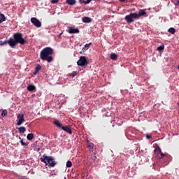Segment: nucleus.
<instances>
[{
  "label": "nucleus",
  "mask_w": 179,
  "mask_h": 179,
  "mask_svg": "<svg viewBox=\"0 0 179 179\" xmlns=\"http://www.w3.org/2000/svg\"><path fill=\"white\" fill-rule=\"evenodd\" d=\"M18 122H17V126H21L22 124L24 122V115L23 114H17V117Z\"/></svg>",
  "instance_id": "9"
},
{
  "label": "nucleus",
  "mask_w": 179,
  "mask_h": 179,
  "mask_svg": "<svg viewBox=\"0 0 179 179\" xmlns=\"http://www.w3.org/2000/svg\"><path fill=\"white\" fill-rule=\"evenodd\" d=\"M157 50L158 51H163L164 50V45H161L158 48H157Z\"/></svg>",
  "instance_id": "27"
},
{
  "label": "nucleus",
  "mask_w": 179,
  "mask_h": 179,
  "mask_svg": "<svg viewBox=\"0 0 179 179\" xmlns=\"http://www.w3.org/2000/svg\"><path fill=\"white\" fill-rule=\"evenodd\" d=\"M146 138H147V139L150 140V139L152 138V136H150V135H147V136H146Z\"/></svg>",
  "instance_id": "32"
},
{
  "label": "nucleus",
  "mask_w": 179,
  "mask_h": 179,
  "mask_svg": "<svg viewBox=\"0 0 179 179\" xmlns=\"http://www.w3.org/2000/svg\"><path fill=\"white\" fill-rule=\"evenodd\" d=\"M59 2V0H51L52 3H57Z\"/></svg>",
  "instance_id": "31"
},
{
  "label": "nucleus",
  "mask_w": 179,
  "mask_h": 179,
  "mask_svg": "<svg viewBox=\"0 0 179 179\" xmlns=\"http://www.w3.org/2000/svg\"><path fill=\"white\" fill-rule=\"evenodd\" d=\"M76 76H77V72L76 71H73V73L69 74V76L72 77V78H74Z\"/></svg>",
  "instance_id": "28"
},
{
  "label": "nucleus",
  "mask_w": 179,
  "mask_h": 179,
  "mask_svg": "<svg viewBox=\"0 0 179 179\" xmlns=\"http://www.w3.org/2000/svg\"><path fill=\"white\" fill-rule=\"evenodd\" d=\"M87 179H89V178H87Z\"/></svg>",
  "instance_id": "38"
},
{
  "label": "nucleus",
  "mask_w": 179,
  "mask_h": 179,
  "mask_svg": "<svg viewBox=\"0 0 179 179\" xmlns=\"http://www.w3.org/2000/svg\"><path fill=\"white\" fill-rule=\"evenodd\" d=\"M99 162V159H97L96 156L95 155H92L91 156V163L92 164L93 162L94 164H97Z\"/></svg>",
  "instance_id": "12"
},
{
  "label": "nucleus",
  "mask_w": 179,
  "mask_h": 179,
  "mask_svg": "<svg viewBox=\"0 0 179 179\" xmlns=\"http://www.w3.org/2000/svg\"><path fill=\"white\" fill-rule=\"evenodd\" d=\"M54 124H55L56 127H57L58 128H59V129H62V127H64V126L62 125V124L61 122H59V120H55V121H54Z\"/></svg>",
  "instance_id": "13"
},
{
  "label": "nucleus",
  "mask_w": 179,
  "mask_h": 179,
  "mask_svg": "<svg viewBox=\"0 0 179 179\" xmlns=\"http://www.w3.org/2000/svg\"><path fill=\"white\" fill-rule=\"evenodd\" d=\"M36 90V87L34 85H29L28 87H27V90L29 92H33Z\"/></svg>",
  "instance_id": "16"
},
{
  "label": "nucleus",
  "mask_w": 179,
  "mask_h": 179,
  "mask_svg": "<svg viewBox=\"0 0 179 179\" xmlns=\"http://www.w3.org/2000/svg\"><path fill=\"white\" fill-rule=\"evenodd\" d=\"M34 138V134L32 133L28 134L27 137V139L28 141H31Z\"/></svg>",
  "instance_id": "20"
},
{
  "label": "nucleus",
  "mask_w": 179,
  "mask_h": 179,
  "mask_svg": "<svg viewBox=\"0 0 179 179\" xmlns=\"http://www.w3.org/2000/svg\"><path fill=\"white\" fill-rule=\"evenodd\" d=\"M62 129L66 132H67L68 134H69L70 135L72 134V130L70 127V126H63V127L62 128Z\"/></svg>",
  "instance_id": "10"
},
{
  "label": "nucleus",
  "mask_w": 179,
  "mask_h": 179,
  "mask_svg": "<svg viewBox=\"0 0 179 179\" xmlns=\"http://www.w3.org/2000/svg\"><path fill=\"white\" fill-rule=\"evenodd\" d=\"M41 66H40V64H37L36 68H35V72H34V75L36 76V74L41 71Z\"/></svg>",
  "instance_id": "14"
},
{
  "label": "nucleus",
  "mask_w": 179,
  "mask_h": 179,
  "mask_svg": "<svg viewBox=\"0 0 179 179\" xmlns=\"http://www.w3.org/2000/svg\"><path fill=\"white\" fill-rule=\"evenodd\" d=\"M88 143V148L90 150H93L94 149V143H90L89 141H87Z\"/></svg>",
  "instance_id": "25"
},
{
  "label": "nucleus",
  "mask_w": 179,
  "mask_h": 179,
  "mask_svg": "<svg viewBox=\"0 0 179 179\" xmlns=\"http://www.w3.org/2000/svg\"><path fill=\"white\" fill-rule=\"evenodd\" d=\"M110 58H111L113 61H116L117 59V55L115 53H111Z\"/></svg>",
  "instance_id": "18"
},
{
  "label": "nucleus",
  "mask_w": 179,
  "mask_h": 179,
  "mask_svg": "<svg viewBox=\"0 0 179 179\" xmlns=\"http://www.w3.org/2000/svg\"><path fill=\"white\" fill-rule=\"evenodd\" d=\"M31 22L36 27H41V22L36 17H31Z\"/></svg>",
  "instance_id": "7"
},
{
  "label": "nucleus",
  "mask_w": 179,
  "mask_h": 179,
  "mask_svg": "<svg viewBox=\"0 0 179 179\" xmlns=\"http://www.w3.org/2000/svg\"><path fill=\"white\" fill-rule=\"evenodd\" d=\"M68 33L69 34H78V33H80V30L78 28H75V27H69V30H68Z\"/></svg>",
  "instance_id": "8"
},
{
  "label": "nucleus",
  "mask_w": 179,
  "mask_h": 179,
  "mask_svg": "<svg viewBox=\"0 0 179 179\" xmlns=\"http://www.w3.org/2000/svg\"><path fill=\"white\" fill-rule=\"evenodd\" d=\"M136 15H137V19H138L140 17L146 15V11L144 9H140L138 13H136Z\"/></svg>",
  "instance_id": "11"
},
{
  "label": "nucleus",
  "mask_w": 179,
  "mask_h": 179,
  "mask_svg": "<svg viewBox=\"0 0 179 179\" xmlns=\"http://www.w3.org/2000/svg\"><path fill=\"white\" fill-rule=\"evenodd\" d=\"M134 0H129V1H130V2H132V1H134Z\"/></svg>",
  "instance_id": "36"
},
{
  "label": "nucleus",
  "mask_w": 179,
  "mask_h": 179,
  "mask_svg": "<svg viewBox=\"0 0 179 179\" xmlns=\"http://www.w3.org/2000/svg\"><path fill=\"white\" fill-rule=\"evenodd\" d=\"M176 5H179V0H178V1H177V2H176Z\"/></svg>",
  "instance_id": "33"
},
{
  "label": "nucleus",
  "mask_w": 179,
  "mask_h": 179,
  "mask_svg": "<svg viewBox=\"0 0 179 179\" xmlns=\"http://www.w3.org/2000/svg\"><path fill=\"white\" fill-rule=\"evenodd\" d=\"M54 50L50 47L43 48L40 53V58L42 61H47V62H52L54 58L52 57Z\"/></svg>",
  "instance_id": "2"
},
{
  "label": "nucleus",
  "mask_w": 179,
  "mask_h": 179,
  "mask_svg": "<svg viewBox=\"0 0 179 179\" xmlns=\"http://www.w3.org/2000/svg\"><path fill=\"white\" fill-rule=\"evenodd\" d=\"M78 66L85 67L88 65V62L85 56L80 57V59L77 62Z\"/></svg>",
  "instance_id": "5"
},
{
  "label": "nucleus",
  "mask_w": 179,
  "mask_h": 179,
  "mask_svg": "<svg viewBox=\"0 0 179 179\" xmlns=\"http://www.w3.org/2000/svg\"><path fill=\"white\" fill-rule=\"evenodd\" d=\"M20 134H24L26 131V128L24 127H20L18 128Z\"/></svg>",
  "instance_id": "19"
},
{
  "label": "nucleus",
  "mask_w": 179,
  "mask_h": 179,
  "mask_svg": "<svg viewBox=\"0 0 179 179\" xmlns=\"http://www.w3.org/2000/svg\"><path fill=\"white\" fill-rule=\"evenodd\" d=\"M134 19H138L136 13H131L124 17V20H126L127 23H133V22H134Z\"/></svg>",
  "instance_id": "4"
},
{
  "label": "nucleus",
  "mask_w": 179,
  "mask_h": 179,
  "mask_svg": "<svg viewBox=\"0 0 179 179\" xmlns=\"http://www.w3.org/2000/svg\"><path fill=\"white\" fill-rule=\"evenodd\" d=\"M119 1H120V2H124L125 1V0H119Z\"/></svg>",
  "instance_id": "34"
},
{
  "label": "nucleus",
  "mask_w": 179,
  "mask_h": 179,
  "mask_svg": "<svg viewBox=\"0 0 179 179\" xmlns=\"http://www.w3.org/2000/svg\"><path fill=\"white\" fill-rule=\"evenodd\" d=\"M41 161L42 163L48 165L50 167H55L56 165L55 159L51 156H47L45 154L43 155V157H41Z\"/></svg>",
  "instance_id": "3"
},
{
  "label": "nucleus",
  "mask_w": 179,
  "mask_h": 179,
  "mask_svg": "<svg viewBox=\"0 0 179 179\" xmlns=\"http://www.w3.org/2000/svg\"><path fill=\"white\" fill-rule=\"evenodd\" d=\"M72 166V162H71V161H68L67 162H66V167L67 168H71Z\"/></svg>",
  "instance_id": "29"
},
{
  "label": "nucleus",
  "mask_w": 179,
  "mask_h": 179,
  "mask_svg": "<svg viewBox=\"0 0 179 179\" xmlns=\"http://www.w3.org/2000/svg\"><path fill=\"white\" fill-rule=\"evenodd\" d=\"M6 18L3 14H0V23H3V22H6Z\"/></svg>",
  "instance_id": "22"
},
{
  "label": "nucleus",
  "mask_w": 179,
  "mask_h": 179,
  "mask_svg": "<svg viewBox=\"0 0 179 179\" xmlns=\"http://www.w3.org/2000/svg\"><path fill=\"white\" fill-rule=\"evenodd\" d=\"M27 41L24 40L22 38V34L17 32L13 34V38H10L8 41H0V45H6V44H9L10 47L11 48H15V45H17L18 43L21 45H23V44H26Z\"/></svg>",
  "instance_id": "1"
},
{
  "label": "nucleus",
  "mask_w": 179,
  "mask_h": 179,
  "mask_svg": "<svg viewBox=\"0 0 179 179\" xmlns=\"http://www.w3.org/2000/svg\"><path fill=\"white\" fill-rule=\"evenodd\" d=\"M90 45H92V43H87V44L85 45V47L83 48V52H85V51H87V50H89Z\"/></svg>",
  "instance_id": "17"
},
{
  "label": "nucleus",
  "mask_w": 179,
  "mask_h": 179,
  "mask_svg": "<svg viewBox=\"0 0 179 179\" xmlns=\"http://www.w3.org/2000/svg\"><path fill=\"white\" fill-rule=\"evenodd\" d=\"M154 154L155 155H157L158 158L160 159L166 157V154H164L162 152L161 148L159 147H158V148H155V150H154Z\"/></svg>",
  "instance_id": "6"
},
{
  "label": "nucleus",
  "mask_w": 179,
  "mask_h": 179,
  "mask_svg": "<svg viewBox=\"0 0 179 179\" xmlns=\"http://www.w3.org/2000/svg\"><path fill=\"white\" fill-rule=\"evenodd\" d=\"M7 115V110L4 109L2 110L1 116L5 117Z\"/></svg>",
  "instance_id": "30"
},
{
  "label": "nucleus",
  "mask_w": 179,
  "mask_h": 179,
  "mask_svg": "<svg viewBox=\"0 0 179 179\" xmlns=\"http://www.w3.org/2000/svg\"><path fill=\"white\" fill-rule=\"evenodd\" d=\"M177 68H178V69L179 70V66H178V67H177Z\"/></svg>",
  "instance_id": "37"
},
{
  "label": "nucleus",
  "mask_w": 179,
  "mask_h": 179,
  "mask_svg": "<svg viewBox=\"0 0 179 179\" xmlns=\"http://www.w3.org/2000/svg\"><path fill=\"white\" fill-rule=\"evenodd\" d=\"M92 0H80V2L81 3H85V4H88V3H90V1H91Z\"/></svg>",
  "instance_id": "26"
},
{
  "label": "nucleus",
  "mask_w": 179,
  "mask_h": 179,
  "mask_svg": "<svg viewBox=\"0 0 179 179\" xmlns=\"http://www.w3.org/2000/svg\"><path fill=\"white\" fill-rule=\"evenodd\" d=\"M83 22L84 23H90L92 22V19L89 17H84L83 18Z\"/></svg>",
  "instance_id": "15"
},
{
  "label": "nucleus",
  "mask_w": 179,
  "mask_h": 179,
  "mask_svg": "<svg viewBox=\"0 0 179 179\" xmlns=\"http://www.w3.org/2000/svg\"><path fill=\"white\" fill-rule=\"evenodd\" d=\"M66 3H68L71 6H73V5L76 4V0H66Z\"/></svg>",
  "instance_id": "21"
},
{
  "label": "nucleus",
  "mask_w": 179,
  "mask_h": 179,
  "mask_svg": "<svg viewBox=\"0 0 179 179\" xmlns=\"http://www.w3.org/2000/svg\"><path fill=\"white\" fill-rule=\"evenodd\" d=\"M168 32L171 33V34H175L176 33V29L173 27H171L168 29Z\"/></svg>",
  "instance_id": "24"
},
{
  "label": "nucleus",
  "mask_w": 179,
  "mask_h": 179,
  "mask_svg": "<svg viewBox=\"0 0 179 179\" xmlns=\"http://www.w3.org/2000/svg\"><path fill=\"white\" fill-rule=\"evenodd\" d=\"M20 138V143H21V145H22V146H27L28 145V144H29V143H26V142H24L23 141V139L21 138V137H20L19 138Z\"/></svg>",
  "instance_id": "23"
},
{
  "label": "nucleus",
  "mask_w": 179,
  "mask_h": 179,
  "mask_svg": "<svg viewBox=\"0 0 179 179\" xmlns=\"http://www.w3.org/2000/svg\"><path fill=\"white\" fill-rule=\"evenodd\" d=\"M62 33H61V34L59 35L58 37L59 38V37L62 36Z\"/></svg>",
  "instance_id": "35"
}]
</instances>
